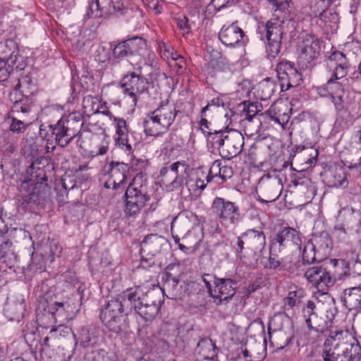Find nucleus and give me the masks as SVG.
Instances as JSON below:
<instances>
[{
    "instance_id": "obj_1",
    "label": "nucleus",
    "mask_w": 361,
    "mask_h": 361,
    "mask_svg": "<svg viewBox=\"0 0 361 361\" xmlns=\"http://www.w3.org/2000/svg\"><path fill=\"white\" fill-rule=\"evenodd\" d=\"M90 130V124L85 123L83 116L78 112L62 116L56 123L49 125L47 130L43 128V125L39 127L42 137H46L50 133L55 143L62 148L67 147L75 138H77L78 142L82 132Z\"/></svg>"
},
{
    "instance_id": "obj_2",
    "label": "nucleus",
    "mask_w": 361,
    "mask_h": 361,
    "mask_svg": "<svg viewBox=\"0 0 361 361\" xmlns=\"http://www.w3.org/2000/svg\"><path fill=\"white\" fill-rule=\"evenodd\" d=\"M39 159L34 160L27 169L24 179L19 185L23 204H43L49 197L50 188L44 167Z\"/></svg>"
},
{
    "instance_id": "obj_3",
    "label": "nucleus",
    "mask_w": 361,
    "mask_h": 361,
    "mask_svg": "<svg viewBox=\"0 0 361 361\" xmlns=\"http://www.w3.org/2000/svg\"><path fill=\"white\" fill-rule=\"evenodd\" d=\"M181 111L168 100L161 102L154 111L149 112L142 121L143 131L147 136H161L171 126L178 123Z\"/></svg>"
},
{
    "instance_id": "obj_4",
    "label": "nucleus",
    "mask_w": 361,
    "mask_h": 361,
    "mask_svg": "<svg viewBox=\"0 0 361 361\" xmlns=\"http://www.w3.org/2000/svg\"><path fill=\"white\" fill-rule=\"evenodd\" d=\"M123 294L133 306L135 312L145 322H152L155 319L164 302L159 292L145 291L141 286L129 288L123 291Z\"/></svg>"
},
{
    "instance_id": "obj_5",
    "label": "nucleus",
    "mask_w": 361,
    "mask_h": 361,
    "mask_svg": "<svg viewBox=\"0 0 361 361\" xmlns=\"http://www.w3.org/2000/svg\"><path fill=\"white\" fill-rule=\"evenodd\" d=\"M127 298L123 296L105 301L99 308V319L111 332L119 334L127 326L128 308L126 307Z\"/></svg>"
},
{
    "instance_id": "obj_6",
    "label": "nucleus",
    "mask_w": 361,
    "mask_h": 361,
    "mask_svg": "<svg viewBox=\"0 0 361 361\" xmlns=\"http://www.w3.org/2000/svg\"><path fill=\"white\" fill-rule=\"evenodd\" d=\"M27 66V57L20 54L18 43L8 39L0 42V82L8 79L14 70L23 71Z\"/></svg>"
},
{
    "instance_id": "obj_7",
    "label": "nucleus",
    "mask_w": 361,
    "mask_h": 361,
    "mask_svg": "<svg viewBox=\"0 0 361 361\" xmlns=\"http://www.w3.org/2000/svg\"><path fill=\"white\" fill-rule=\"evenodd\" d=\"M149 200L147 181L142 180V174L138 173L126 190L125 214L128 216L137 215Z\"/></svg>"
},
{
    "instance_id": "obj_8",
    "label": "nucleus",
    "mask_w": 361,
    "mask_h": 361,
    "mask_svg": "<svg viewBox=\"0 0 361 361\" xmlns=\"http://www.w3.org/2000/svg\"><path fill=\"white\" fill-rule=\"evenodd\" d=\"M190 170V166L184 161L164 166L159 176L160 185L169 191L178 189L184 183Z\"/></svg>"
},
{
    "instance_id": "obj_9",
    "label": "nucleus",
    "mask_w": 361,
    "mask_h": 361,
    "mask_svg": "<svg viewBox=\"0 0 361 361\" xmlns=\"http://www.w3.org/2000/svg\"><path fill=\"white\" fill-rule=\"evenodd\" d=\"M329 75L326 82L317 87V92L322 97L330 98L338 113L345 111L347 109V103L344 99L345 91L340 81L343 78H335L334 74Z\"/></svg>"
},
{
    "instance_id": "obj_10",
    "label": "nucleus",
    "mask_w": 361,
    "mask_h": 361,
    "mask_svg": "<svg viewBox=\"0 0 361 361\" xmlns=\"http://www.w3.org/2000/svg\"><path fill=\"white\" fill-rule=\"evenodd\" d=\"M80 302H73L71 300L66 302H49L47 299L39 300V307L50 314L56 322H68L79 312Z\"/></svg>"
},
{
    "instance_id": "obj_11",
    "label": "nucleus",
    "mask_w": 361,
    "mask_h": 361,
    "mask_svg": "<svg viewBox=\"0 0 361 361\" xmlns=\"http://www.w3.org/2000/svg\"><path fill=\"white\" fill-rule=\"evenodd\" d=\"M125 97L131 100L132 105H137L138 98L148 88L147 80L135 71L128 72L123 76L119 82Z\"/></svg>"
},
{
    "instance_id": "obj_12",
    "label": "nucleus",
    "mask_w": 361,
    "mask_h": 361,
    "mask_svg": "<svg viewBox=\"0 0 361 361\" xmlns=\"http://www.w3.org/2000/svg\"><path fill=\"white\" fill-rule=\"evenodd\" d=\"M266 235L262 229L250 228L237 238L236 251L243 254L244 249L247 250L254 256H259L264 250Z\"/></svg>"
},
{
    "instance_id": "obj_13",
    "label": "nucleus",
    "mask_w": 361,
    "mask_h": 361,
    "mask_svg": "<svg viewBox=\"0 0 361 361\" xmlns=\"http://www.w3.org/2000/svg\"><path fill=\"white\" fill-rule=\"evenodd\" d=\"M320 39L314 35H306L299 46L298 63L302 69L312 68L320 55Z\"/></svg>"
},
{
    "instance_id": "obj_14",
    "label": "nucleus",
    "mask_w": 361,
    "mask_h": 361,
    "mask_svg": "<svg viewBox=\"0 0 361 361\" xmlns=\"http://www.w3.org/2000/svg\"><path fill=\"white\" fill-rule=\"evenodd\" d=\"M115 59H123L137 54L144 56L148 52L147 41L139 37H135L120 42H113L110 44Z\"/></svg>"
},
{
    "instance_id": "obj_15",
    "label": "nucleus",
    "mask_w": 361,
    "mask_h": 361,
    "mask_svg": "<svg viewBox=\"0 0 361 361\" xmlns=\"http://www.w3.org/2000/svg\"><path fill=\"white\" fill-rule=\"evenodd\" d=\"M212 210L219 218L221 224H230L235 225L240 220L239 206L223 197H216L212 202Z\"/></svg>"
},
{
    "instance_id": "obj_16",
    "label": "nucleus",
    "mask_w": 361,
    "mask_h": 361,
    "mask_svg": "<svg viewBox=\"0 0 361 361\" xmlns=\"http://www.w3.org/2000/svg\"><path fill=\"white\" fill-rule=\"evenodd\" d=\"M276 71L282 92L300 85L302 74L296 68L295 63L287 60L281 61L278 63Z\"/></svg>"
},
{
    "instance_id": "obj_17",
    "label": "nucleus",
    "mask_w": 361,
    "mask_h": 361,
    "mask_svg": "<svg viewBox=\"0 0 361 361\" xmlns=\"http://www.w3.org/2000/svg\"><path fill=\"white\" fill-rule=\"evenodd\" d=\"M284 16L281 20L268 21L266 24V38L267 44L266 51L269 58L274 59L281 51V40L284 34Z\"/></svg>"
},
{
    "instance_id": "obj_18",
    "label": "nucleus",
    "mask_w": 361,
    "mask_h": 361,
    "mask_svg": "<svg viewBox=\"0 0 361 361\" xmlns=\"http://www.w3.org/2000/svg\"><path fill=\"white\" fill-rule=\"evenodd\" d=\"M305 296V290L301 288H297L294 290L289 291L288 295L283 298V305L282 307L284 312L275 314L269 322V334L271 338L270 329L273 326L275 329L283 328V321L288 317L286 311L293 310L294 307L299 305L302 298Z\"/></svg>"
},
{
    "instance_id": "obj_19",
    "label": "nucleus",
    "mask_w": 361,
    "mask_h": 361,
    "mask_svg": "<svg viewBox=\"0 0 361 361\" xmlns=\"http://www.w3.org/2000/svg\"><path fill=\"white\" fill-rule=\"evenodd\" d=\"M341 339H344V331H331L322 349L323 361H342Z\"/></svg>"
},
{
    "instance_id": "obj_20",
    "label": "nucleus",
    "mask_w": 361,
    "mask_h": 361,
    "mask_svg": "<svg viewBox=\"0 0 361 361\" xmlns=\"http://www.w3.org/2000/svg\"><path fill=\"white\" fill-rule=\"evenodd\" d=\"M219 38L226 47H243L249 41L247 36L238 26L236 22L228 26L224 25L219 32Z\"/></svg>"
},
{
    "instance_id": "obj_21",
    "label": "nucleus",
    "mask_w": 361,
    "mask_h": 361,
    "mask_svg": "<svg viewBox=\"0 0 361 361\" xmlns=\"http://www.w3.org/2000/svg\"><path fill=\"white\" fill-rule=\"evenodd\" d=\"M180 275V264H169L163 277L164 283L162 293L167 291L169 294L168 298L176 299L182 296V290L178 286Z\"/></svg>"
},
{
    "instance_id": "obj_22",
    "label": "nucleus",
    "mask_w": 361,
    "mask_h": 361,
    "mask_svg": "<svg viewBox=\"0 0 361 361\" xmlns=\"http://www.w3.org/2000/svg\"><path fill=\"white\" fill-rule=\"evenodd\" d=\"M257 190L264 197L263 199L259 197L258 200L259 202H272L281 196L283 185L280 183V180L276 178L262 177L258 183Z\"/></svg>"
},
{
    "instance_id": "obj_23",
    "label": "nucleus",
    "mask_w": 361,
    "mask_h": 361,
    "mask_svg": "<svg viewBox=\"0 0 361 361\" xmlns=\"http://www.w3.org/2000/svg\"><path fill=\"white\" fill-rule=\"evenodd\" d=\"M107 173L109 179L104 186L106 188H110L112 186L114 189H118L126 183L130 173V166L123 162L112 161L109 165Z\"/></svg>"
},
{
    "instance_id": "obj_24",
    "label": "nucleus",
    "mask_w": 361,
    "mask_h": 361,
    "mask_svg": "<svg viewBox=\"0 0 361 361\" xmlns=\"http://www.w3.org/2000/svg\"><path fill=\"white\" fill-rule=\"evenodd\" d=\"M224 138L225 142L219 154L223 159L229 160L242 152L244 146V137L240 132L233 130L228 131Z\"/></svg>"
},
{
    "instance_id": "obj_25",
    "label": "nucleus",
    "mask_w": 361,
    "mask_h": 361,
    "mask_svg": "<svg viewBox=\"0 0 361 361\" xmlns=\"http://www.w3.org/2000/svg\"><path fill=\"white\" fill-rule=\"evenodd\" d=\"M214 283V293L212 297L219 300L218 304L227 303L235 294L237 281L231 278H215Z\"/></svg>"
},
{
    "instance_id": "obj_26",
    "label": "nucleus",
    "mask_w": 361,
    "mask_h": 361,
    "mask_svg": "<svg viewBox=\"0 0 361 361\" xmlns=\"http://www.w3.org/2000/svg\"><path fill=\"white\" fill-rule=\"evenodd\" d=\"M350 63L345 54L334 50L327 59V69L329 74H334L335 78H345L348 75Z\"/></svg>"
},
{
    "instance_id": "obj_27",
    "label": "nucleus",
    "mask_w": 361,
    "mask_h": 361,
    "mask_svg": "<svg viewBox=\"0 0 361 361\" xmlns=\"http://www.w3.org/2000/svg\"><path fill=\"white\" fill-rule=\"evenodd\" d=\"M304 276L307 281L318 289L331 286L334 280L330 273L322 266H313L305 271Z\"/></svg>"
},
{
    "instance_id": "obj_28",
    "label": "nucleus",
    "mask_w": 361,
    "mask_h": 361,
    "mask_svg": "<svg viewBox=\"0 0 361 361\" xmlns=\"http://www.w3.org/2000/svg\"><path fill=\"white\" fill-rule=\"evenodd\" d=\"M301 233L290 226H284L279 229L273 238V247L277 245L279 247H285L290 245H295L300 247L302 243ZM280 250V248H279Z\"/></svg>"
},
{
    "instance_id": "obj_29",
    "label": "nucleus",
    "mask_w": 361,
    "mask_h": 361,
    "mask_svg": "<svg viewBox=\"0 0 361 361\" xmlns=\"http://www.w3.org/2000/svg\"><path fill=\"white\" fill-rule=\"evenodd\" d=\"M329 301L320 307L319 310V315L318 317L317 329V332L324 333L329 330L333 325L334 320L338 313V309L333 298L326 296Z\"/></svg>"
},
{
    "instance_id": "obj_30",
    "label": "nucleus",
    "mask_w": 361,
    "mask_h": 361,
    "mask_svg": "<svg viewBox=\"0 0 361 361\" xmlns=\"http://www.w3.org/2000/svg\"><path fill=\"white\" fill-rule=\"evenodd\" d=\"M344 339H341L342 361H361V346L357 339L344 331Z\"/></svg>"
},
{
    "instance_id": "obj_31",
    "label": "nucleus",
    "mask_w": 361,
    "mask_h": 361,
    "mask_svg": "<svg viewBox=\"0 0 361 361\" xmlns=\"http://www.w3.org/2000/svg\"><path fill=\"white\" fill-rule=\"evenodd\" d=\"M199 226L200 219L198 216L191 211L184 210L173 218L171 224V229L173 231L174 227H177L178 229L188 234L191 230Z\"/></svg>"
},
{
    "instance_id": "obj_32",
    "label": "nucleus",
    "mask_w": 361,
    "mask_h": 361,
    "mask_svg": "<svg viewBox=\"0 0 361 361\" xmlns=\"http://www.w3.org/2000/svg\"><path fill=\"white\" fill-rule=\"evenodd\" d=\"M341 300L348 310H361V279L354 286L343 290Z\"/></svg>"
},
{
    "instance_id": "obj_33",
    "label": "nucleus",
    "mask_w": 361,
    "mask_h": 361,
    "mask_svg": "<svg viewBox=\"0 0 361 361\" xmlns=\"http://www.w3.org/2000/svg\"><path fill=\"white\" fill-rule=\"evenodd\" d=\"M265 114L268 115L272 121L284 127L290 120L291 108L283 101H276L271 104Z\"/></svg>"
},
{
    "instance_id": "obj_34",
    "label": "nucleus",
    "mask_w": 361,
    "mask_h": 361,
    "mask_svg": "<svg viewBox=\"0 0 361 361\" xmlns=\"http://www.w3.org/2000/svg\"><path fill=\"white\" fill-rule=\"evenodd\" d=\"M338 219L344 223L349 233H361V212L352 208L340 211Z\"/></svg>"
},
{
    "instance_id": "obj_35",
    "label": "nucleus",
    "mask_w": 361,
    "mask_h": 361,
    "mask_svg": "<svg viewBox=\"0 0 361 361\" xmlns=\"http://www.w3.org/2000/svg\"><path fill=\"white\" fill-rule=\"evenodd\" d=\"M324 176L329 187L345 188L348 185L347 172L341 166L329 168L324 172Z\"/></svg>"
},
{
    "instance_id": "obj_36",
    "label": "nucleus",
    "mask_w": 361,
    "mask_h": 361,
    "mask_svg": "<svg viewBox=\"0 0 361 361\" xmlns=\"http://www.w3.org/2000/svg\"><path fill=\"white\" fill-rule=\"evenodd\" d=\"M316 23L326 32H335L338 28L339 16L334 8L315 17Z\"/></svg>"
},
{
    "instance_id": "obj_37",
    "label": "nucleus",
    "mask_w": 361,
    "mask_h": 361,
    "mask_svg": "<svg viewBox=\"0 0 361 361\" xmlns=\"http://www.w3.org/2000/svg\"><path fill=\"white\" fill-rule=\"evenodd\" d=\"M165 238L157 233H151L145 237L140 243V252L147 255L155 256L161 250Z\"/></svg>"
},
{
    "instance_id": "obj_38",
    "label": "nucleus",
    "mask_w": 361,
    "mask_h": 361,
    "mask_svg": "<svg viewBox=\"0 0 361 361\" xmlns=\"http://www.w3.org/2000/svg\"><path fill=\"white\" fill-rule=\"evenodd\" d=\"M319 302L316 303L313 300H308L302 309V317L309 330L317 331L318 323V312L320 307Z\"/></svg>"
},
{
    "instance_id": "obj_39",
    "label": "nucleus",
    "mask_w": 361,
    "mask_h": 361,
    "mask_svg": "<svg viewBox=\"0 0 361 361\" xmlns=\"http://www.w3.org/2000/svg\"><path fill=\"white\" fill-rule=\"evenodd\" d=\"M109 2V0H92L84 16L85 20L110 17L111 8Z\"/></svg>"
},
{
    "instance_id": "obj_40",
    "label": "nucleus",
    "mask_w": 361,
    "mask_h": 361,
    "mask_svg": "<svg viewBox=\"0 0 361 361\" xmlns=\"http://www.w3.org/2000/svg\"><path fill=\"white\" fill-rule=\"evenodd\" d=\"M276 247H273V244H271L269 252V257L268 259V263L264 264V268L270 269H281L285 270L287 269L290 274L298 275L300 271V265L294 264V266H287L286 263H284L276 253H275Z\"/></svg>"
},
{
    "instance_id": "obj_41",
    "label": "nucleus",
    "mask_w": 361,
    "mask_h": 361,
    "mask_svg": "<svg viewBox=\"0 0 361 361\" xmlns=\"http://www.w3.org/2000/svg\"><path fill=\"white\" fill-rule=\"evenodd\" d=\"M25 305L23 299L8 300L4 307V315L10 321L19 322L24 315Z\"/></svg>"
},
{
    "instance_id": "obj_42",
    "label": "nucleus",
    "mask_w": 361,
    "mask_h": 361,
    "mask_svg": "<svg viewBox=\"0 0 361 361\" xmlns=\"http://www.w3.org/2000/svg\"><path fill=\"white\" fill-rule=\"evenodd\" d=\"M216 347L211 339L204 338L199 341L197 350L203 360H213L217 357Z\"/></svg>"
},
{
    "instance_id": "obj_43",
    "label": "nucleus",
    "mask_w": 361,
    "mask_h": 361,
    "mask_svg": "<svg viewBox=\"0 0 361 361\" xmlns=\"http://www.w3.org/2000/svg\"><path fill=\"white\" fill-rule=\"evenodd\" d=\"M35 85L29 75H25L19 78L14 87L15 94L31 97L35 91Z\"/></svg>"
},
{
    "instance_id": "obj_44",
    "label": "nucleus",
    "mask_w": 361,
    "mask_h": 361,
    "mask_svg": "<svg viewBox=\"0 0 361 361\" xmlns=\"http://www.w3.org/2000/svg\"><path fill=\"white\" fill-rule=\"evenodd\" d=\"M359 133V147H351L345 164L350 169H361V130Z\"/></svg>"
},
{
    "instance_id": "obj_45",
    "label": "nucleus",
    "mask_w": 361,
    "mask_h": 361,
    "mask_svg": "<svg viewBox=\"0 0 361 361\" xmlns=\"http://www.w3.org/2000/svg\"><path fill=\"white\" fill-rule=\"evenodd\" d=\"M345 265V276L355 277L359 276L358 281L361 279V261L354 257V253L351 252L348 261H343Z\"/></svg>"
},
{
    "instance_id": "obj_46",
    "label": "nucleus",
    "mask_w": 361,
    "mask_h": 361,
    "mask_svg": "<svg viewBox=\"0 0 361 361\" xmlns=\"http://www.w3.org/2000/svg\"><path fill=\"white\" fill-rule=\"evenodd\" d=\"M235 4V0H211L206 6L204 15L207 18H212L221 10Z\"/></svg>"
},
{
    "instance_id": "obj_47",
    "label": "nucleus",
    "mask_w": 361,
    "mask_h": 361,
    "mask_svg": "<svg viewBox=\"0 0 361 361\" xmlns=\"http://www.w3.org/2000/svg\"><path fill=\"white\" fill-rule=\"evenodd\" d=\"M276 84L269 79L264 80L259 83L257 89L258 97L263 101L269 99L274 92Z\"/></svg>"
},
{
    "instance_id": "obj_48",
    "label": "nucleus",
    "mask_w": 361,
    "mask_h": 361,
    "mask_svg": "<svg viewBox=\"0 0 361 361\" xmlns=\"http://www.w3.org/2000/svg\"><path fill=\"white\" fill-rule=\"evenodd\" d=\"M316 245L312 240L307 241L303 246L302 262L303 264H310L321 259H317L315 252Z\"/></svg>"
},
{
    "instance_id": "obj_49",
    "label": "nucleus",
    "mask_w": 361,
    "mask_h": 361,
    "mask_svg": "<svg viewBox=\"0 0 361 361\" xmlns=\"http://www.w3.org/2000/svg\"><path fill=\"white\" fill-rule=\"evenodd\" d=\"M32 105V99L31 97H25L20 95V97L17 99L15 97V101L12 106V111L13 113H23L26 114L30 111Z\"/></svg>"
},
{
    "instance_id": "obj_50",
    "label": "nucleus",
    "mask_w": 361,
    "mask_h": 361,
    "mask_svg": "<svg viewBox=\"0 0 361 361\" xmlns=\"http://www.w3.org/2000/svg\"><path fill=\"white\" fill-rule=\"evenodd\" d=\"M75 344H80L83 348L93 345L97 341L94 337L90 336V331L87 328L82 327L78 331V334H73Z\"/></svg>"
},
{
    "instance_id": "obj_51",
    "label": "nucleus",
    "mask_w": 361,
    "mask_h": 361,
    "mask_svg": "<svg viewBox=\"0 0 361 361\" xmlns=\"http://www.w3.org/2000/svg\"><path fill=\"white\" fill-rule=\"evenodd\" d=\"M261 124L262 123L259 119L244 118L241 121V125L244 128L245 134L247 137L258 135Z\"/></svg>"
},
{
    "instance_id": "obj_52",
    "label": "nucleus",
    "mask_w": 361,
    "mask_h": 361,
    "mask_svg": "<svg viewBox=\"0 0 361 361\" xmlns=\"http://www.w3.org/2000/svg\"><path fill=\"white\" fill-rule=\"evenodd\" d=\"M230 67L228 59L225 57L219 56L216 59H211L208 62V68L212 69L209 73L212 76L214 75V72H223L228 70Z\"/></svg>"
},
{
    "instance_id": "obj_53",
    "label": "nucleus",
    "mask_w": 361,
    "mask_h": 361,
    "mask_svg": "<svg viewBox=\"0 0 361 361\" xmlns=\"http://www.w3.org/2000/svg\"><path fill=\"white\" fill-rule=\"evenodd\" d=\"M332 4L329 0H312L310 4L312 16L315 18L327 10H331Z\"/></svg>"
},
{
    "instance_id": "obj_54",
    "label": "nucleus",
    "mask_w": 361,
    "mask_h": 361,
    "mask_svg": "<svg viewBox=\"0 0 361 361\" xmlns=\"http://www.w3.org/2000/svg\"><path fill=\"white\" fill-rule=\"evenodd\" d=\"M228 132L223 129L214 130L208 135V139L211 142L212 146L219 149V152L222 149V146L225 142V138Z\"/></svg>"
},
{
    "instance_id": "obj_55",
    "label": "nucleus",
    "mask_w": 361,
    "mask_h": 361,
    "mask_svg": "<svg viewBox=\"0 0 361 361\" xmlns=\"http://www.w3.org/2000/svg\"><path fill=\"white\" fill-rule=\"evenodd\" d=\"M243 112L245 114V118L259 119L257 114L262 108V104L258 102H244Z\"/></svg>"
},
{
    "instance_id": "obj_56",
    "label": "nucleus",
    "mask_w": 361,
    "mask_h": 361,
    "mask_svg": "<svg viewBox=\"0 0 361 361\" xmlns=\"http://www.w3.org/2000/svg\"><path fill=\"white\" fill-rule=\"evenodd\" d=\"M205 177L206 174L203 171H197L196 172L195 178H190L189 180H185V185L189 189H190V188L195 187L201 192L206 188L207 184L208 183Z\"/></svg>"
},
{
    "instance_id": "obj_57",
    "label": "nucleus",
    "mask_w": 361,
    "mask_h": 361,
    "mask_svg": "<svg viewBox=\"0 0 361 361\" xmlns=\"http://www.w3.org/2000/svg\"><path fill=\"white\" fill-rule=\"evenodd\" d=\"M0 147L4 154H12L15 147L12 142V135L10 131H4L0 137Z\"/></svg>"
},
{
    "instance_id": "obj_58",
    "label": "nucleus",
    "mask_w": 361,
    "mask_h": 361,
    "mask_svg": "<svg viewBox=\"0 0 361 361\" xmlns=\"http://www.w3.org/2000/svg\"><path fill=\"white\" fill-rule=\"evenodd\" d=\"M111 8V16H119L124 15L128 11V8L124 5L123 0H109Z\"/></svg>"
},
{
    "instance_id": "obj_59",
    "label": "nucleus",
    "mask_w": 361,
    "mask_h": 361,
    "mask_svg": "<svg viewBox=\"0 0 361 361\" xmlns=\"http://www.w3.org/2000/svg\"><path fill=\"white\" fill-rule=\"evenodd\" d=\"M314 243L316 247L322 250L324 252H329L331 245V240L326 233H322L319 237L314 238Z\"/></svg>"
},
{
    "instance_id": "obj_60",
    "label": "nucleus",
    "mask_w": 361,
    "mask_h": 361,
    "mask_svg": "<svg viewBox=\"0 0 361 361\" xmlns=\"http://www.w3.org/2000/svg\"><path fill=\"white\" fill-rule=\"evenodd\" d=\"M37 327L32 323H27L23 329V337L27 344L34 341L37 336Z\"/></svg>"
},
{
    "instance_id": "obj_61",
    "label": "nucleus",
    "mask_w": 361,
    "mask_h": 361,
    "mask_svg": "<svg viewBox=\"0 0 361 361\" xmlns=\"http://www.w3.org/2000/svg\"><path fill=\"white\" fill-rule=\"evenodd\" d=\"M115 143L116 146L124 150L126 152L130 153L132 150V145L128 137V134L116 135Z\"/></svg>"
},
{
    "instance_id": "obj_62",
    "label": "nucleus",
    "mask_w": 361,
    "mask_h": 361,
    "mask_svg": "<svg viewBox=\"0 0 361 361\" xmlns=\"http://www.w3.org/2000/svg\"><path fill=\"white\" fill-rule=\"evenodd\" d=\"M224 106L225 104L223 99L220 97H217L209 101L207 106L202 109L200 114L205 116V113H207V111H213L216 108H224Z\"/></svg>"
},
{
    "instance_id": "obj_63",
    "label": "nucleus",
    "mask_w": 361,
    "mask_h": 361,
    "mask_svg": "<svg viewBox=\"0 0 361 361\" xmlns=\"http://www.w3.org/2000/svg\"><path fill=\"white\" fill-rule=\"evenodd\" d=\"M221 160L217 159L213 161L212 164L209 171L207 174H206V180L207 183L210 182L214 178H216L220 174L221 169Z\"/></svg>"
},
{
    "instance_id": "obj_64",
    "label": "nucleus",
    "mask_w": 361,
    "mask_h": 361,
    "mask_svg": "<svg viewBox=\"0 0 361 361\" xmlns=\"http://www.w3.org/2000/svg\"><path fill=\"white\" fill-rule=\"evenodd\" d=\"M220 174L218 178H221L222 181H226L230 179L233 175V169L231 165H228L225 161L221 162Z\"/></svg>"
}]
</instances>
